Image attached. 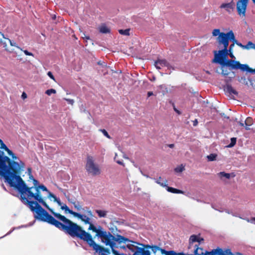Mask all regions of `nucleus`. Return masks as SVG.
Instances as JSON below:
<instances>
[{"instance_id": "1", "label": "nucleus", "mask_w": 255, "mask_h": 255, "mask_svg": "<svg viewBox=\"0 0 255 255\" xmlns=\"http://www.w3.org/2000/svg\"><path fill=\"white\" fill-rule=\"evenodd\" d=\"M25 168V163L23 161L18 163L14 162L5 179L11 187L16 189L20 194V200L25 205H28L30 209L34 214V218L38 220L47 222L54 226L58 229L63 231L67 226L68 221H70L64 216L54 212L49 208L48 206L43 200L39 191L41 189L48 194H53L43 184H40L36 187L35 193L32 192L33 187L27 186L20 175Z\"/></svg>"}, {"instance_id": "2", "label": "nucleus", "mask_w": 255, "mask_h": 255, "mask_svg": "<svg viewBox=\"0 0 255 255\" xmlns=\"http://www.w3.org/2000/svg\"><path fill=\"white\" fill-rule=\"evenodd\" d=\"M138 243L130 240L121 235H117L111 238L105 245L112 249L115 255H137L143 248L135 246Z\"/></svg>"}, {"instance_id": "3", "label": "nucleus", "mask_w": 255, "mask_h": 255, "mask_svg": "<svg viewBox=\"0 0 255 255\" xmlns=\"http://www.w3.org/2000/svg\"><path fill=\"white\" fill-rule=\"evenodd\" d=\"M14 161H11L10 158L4 154L3 151H0V175L4 179L9 173Z\"/></svg>"}, {"instance_id": "4", "label": "nucleus", "mask_w": 255, "mask_h": 255, "mask_svg": "<svg viewBox=\"0 0 255 255\" xmlns=\"http://www.w3.org/2000/svg\"><path fill=\"white\" fill-rule=\"evenodd\" d=\"M88 224L90 225L88 230L96 233V236L101 238L102 242L105 244L106 243H109V240L113 237V235L110 232L104 231L101 226H99L97 228L91 222Z\"/></svg>"}, {"instance_id": "5", "label": "nucleus", "mask_w": 255, "mask_h": 255, "mask_svg": "<svg viewBox=\"0 0 255 255\" xmlns=\"http://www.w3.org/2000/svg\"><path fill=\"white\" fill-rule=\"evenodd\" d=\"M224 65L229 67L230 69H240L243 72L247 71L252 73V69L247 64H241L238 61L227 60L224 62Z\"/></svg>"}, {"instance_id": "6", "label": "nucleus", "mask_w": 255, "mask_h": 255, "mask_svg": "<svg viewBox=\"0 0 255 255\" xmlns=\"http://www.w3.org/2000/svg\"><path fill=\"white\" fill-rule=\"evenodd\" d=\"M229 44V41L222 44L224 46V48L222 50H219L218 53H217L216 51H214L215 57L213 62L220 63L221 65H224V62L227 60H225L224 58L228 55Z\"/></svg>"}, {"instance_id": "7", "label": "nucleus", "mask_w": 255, "mask_h": 255, "mask_svg": "<svg viewBox=\"0 0 255 255\" xmlns=\"http://www.w3.org/2000/svg\"><path fill=\"white\" fill-rule=\"evenodd\" d=\"M86 169L88 173L93 176L100 174L101 171L99 166L94 163L93 157L88 156L87 158Z\"/></svg>"}, {"instance_id": "8", "label": "nucleus", "mask_w": 255, "mask_h": 255, "mask_svg": "<svg viewBox=\"0 0 255 255\" xmlns=\"http://www.w3.org/2000/svg\"><path fill=\"white\" fill-rule=\"evenodd\" d=\"M249 0H239L237 2V10L240 16H245Z\"/></svg>"}, {"instance_id": "9", "label": "nucleus", "mask_w": 255, "mask_h": 255, "mask_svg": "<svg viewBox=\"0 0 255 255\" xmlns=\"http://www.w3.org/2000/svg\"><path fill=\"white\" fill-rule=\"evenodd\" d=\"M212 253L216 255H234L230 249L223 250L220 248L213 250Z\"/></svg>"}, {"instance_id": "10", "label": "nucleus", "mask_w": 255, "mask_h": 255, "mask_svg": "<svg viewBox=\"0 0 255 255\" xmlns=\"http://www.w3.org/2000/svg\"><path fill=\"white\" fill-rule=\"evenodd\" d=\"M1 150H4L5 151H7L8 154L11 157L12 160H10L11 161H14L16 162H20V161H22L21 160H19L18 157L15 156V155L13 153V152L10 150L5 144L3 145L2 147L0 148Z\"/></svg>"}, {"instance_id": "11", "label": "nucleus", "mask_w": 255, "mask_h": 255, "mask_svg": "<svg viewBox=\"0 0 255 255\" xmlns=\"http://www.w3.org/2000/svg\"><path fill=\"white\" fill-rule=\"evenodd\" d=\"M229 31L227 33L221 32V34L217 38L219 44H221L226 42L229 41Z\"/></svg>"}, {"instance_id": "12", "label": "nucleus", "mask_w": 255, "mask_h": 255, "mask_svg": "<svg viewBox=\"0 0 255 255\" xmlns=\"http://www.w3.org/2000/svg\"><path fill=\"white\" fill-rule=\"evenodd\" d=\"M154 65L158 69H160L163 67L169 68L170 66L169 63L164 59H158L155 62Z\"/></svg>"}, {"instance_id": "13", "label": "nucleus", "mask_w": 255, "mask_h": 255, "mask_svg": "<svg viewBox=\"0 0 255 255\" xmlns=\"http://www.w3.org/2000/svg\"><path fill=\"white\" fill-rule=\"evenodd\" d=\"M220 8H225L229 13H231L234 8V3L233 0L228 3H223L220 6Z\"/></svg>"}, {"instance_id": "14", "label": "nucleus", "mask_w": 255, "mask_h": 255, "mask_svg": "<svg viewBox=\"0 0 255 255\" xmlns=\"http://www.w3.org/2000/svg\"><path fill=\"white\" fill-rule=\"evenodd\" d=\"M74 216L81 220L85 224H90V218L85 215L76 212Z\"/></svg>"}, {"instance_id": "15", "label": "nucleus", "mask_w": 255, "mask_h": 255, "mask_svg": "<svg viewBox=\"0 0 255 255\" xmlns=\"http://www.w3.org/2000/svg\"><path fill=\"white\" fill-rule=\"evenodd\" d=\"M225 90L226 93H229L230 95H237L238 94L236 90H235L230 85H227Z\"/></svg>"}, {"instance_id": "16", "label": "nucleus", "mask_w": 255, "mask_h": 255, "mask_svg": "<svg viewBox=\"0 0 255 255\" xmlns=\"http://www.w3.org/2000/svg\"><path fill=\"white\" fill-rule=\"evenodd\" d=\"M137 245H139L143 247L144 248H145L147 249H151L152 251L154 253H156L158 251H159V249H160V248L156 246H151L149 245H144V244H139V243H138Z\"/></svg>"}, {"instance_id": "17", "label": "nucleus", "mask_w": 255, "mask_h": 255, "mask_svg": "<svg viewBox=\"0 0 255 255\" xmlns=\"http://www.w3.org/2000/svg\"><path fill=\"white\" fill-rule=\"evenodd\" d=\"M166 188V190L168 192L173 193H177V194H183L184 192L182 190L169 187L167 186V184L166 185V186L165 187Z\"/></svg>"}, {"instance_id": "18", "label": "nucleus", "mask_w": 255, "mask_h": 255, "mask_svg": "<svg viewBox=\"0 0 255 255\" xmlns=\"http://www.w3.org/2000/svg\"><path fill=\"white\" fill-rule=\"evenodd\" d=\"M197 242L200 243V241H198V237L195 235L191 236L189 239V248H191L193 243Z\"/></svg>"}, {"instance_id": "19", "label": "nucleus", "mask_w": 255, "mask_h": 255, "mask_svg": "<svg viewBox=\"0 0 255 255\" xmlns=\"http://www.w3.org/2000/svg\"><path fill=\"white\" fill-rule=\"evenodd\" d=\"M61 209L65 211V213H68L73 216H74L75 214V212L73 211L72 210L69 209V208L68 207V206L66 204H63L62 206L61 207Z\"/></svg>"}, {"instance_id": "20", "label": "nucleus", "mask_w": 255, "mask_h": 255, "mask_svg": "<svg viewBox=\"0 0 255 255\" xmlns=\"http://www.w3.org/2000/svg\"><path fill=\"white\" fill-rule=\"evenodd\" d=\"M96 213L100 218H105L107 216L108 211L101 210H96Z\"/></svg>"}, {"instance_id": "21", "label": "nucleus", "mask_w": 255, "mask_h": 255, "mask_svg": "<svg viewBox=\"0 0 255 255\" xmlns=\"http://www.w3.org/2000/svg\"><path fill=\"white\" fill-rule=\"evenodd\" d=\"M229 41H231L233 42L232 44L234 45L237 43L238 40L236 39L234 32L232 30H230L229 31Z\"/></svg>"}, {"instance_id": "22", "label": "nucleus", "mask_w": 255, "mask_h": 255, "mask_svg": "<svg viewBox=\"0 0 255 255\" xmlns=\"http://www.w3.org/2000/svg\"><path fill=\"white\" fill-rule=\"evenodd\" d=\"M110 31V29L105 25H102L100 27V32L102 33H108Z\"/></svg>"}, {"instance_id": "23", "label": "nucleus", "mask_w": 255, "mask_h": 255, "mask_svg": "<svg viewBox=\"0 0 255 255\" xmlns=\"http://www.w3.org/2000/svg\"><path fill=\"white\" fill-rule=\"evenodd\" d=\"M219 176L222 178L223 177H225L226 179H229L231 177L230 174L229 173H225V172H220L218 173Z\"/></svg>"}, {"instance_id": "24", "label": "nucleus", "mask_w": 255, "mask_h": 255, "mask_svg": "<svg viewBox=\"0 0 255 255\" xmlns=\"http://www.w3.org/2000/svg\"><path fill=\"white\" fill-rule=\"evenodd\" d=\"M2 37L4 38H6V39H7L10 43V44L11 46H14V47H16V48L19 49L20 50H22V49L20 47H19L17 44L14 42L13 41H12L11 40H10V39H8V38H6V37H5L4 34H2Z\"/></svg>"}, {"instance_id": "25", "label": "nucleus", "mask_w": 255, "mask_h": 255, "mask_svg": "<svg viewBox=\"0 0 255 255\" xmlns=\"http://www.w3.org/2000/svg\"><path fill=\"white\" fill-rule=\"evenodd\" d=\"M237 141V138L236 137H232L231 138V142L229 144L227 145V147L232 148L236 144Z\"/></svg>"}, {"instance_id": "26", "label": "nucleus", "mask_w": 255, "mask_h": 255, "mask_svg": "<svg viewBox=\"0 0 255 255\" xmlns=\"http://www.w3.org/2000/svg\"><path fill=\"white\" fill-rule=\"evenodd\" d=\"M161 179V177H159V179H154L155 181L158 184H159L161 186L165 187L167 185V181L165 180L164 182H160V180Z\"/></svg>"}, {"instance_id": "27", "label": "nucleus", "mask_w": 255, "mask_h": 255, "mask_svg": "<svg viewBox=\"0 0 255 255\" xmlns=\"http://www.w3.org/2000/svg\"><path fill=\"white\" fill-rule=\"evenodd\" d=\"M255 47V44L252 41H249L248 43L245 45V49H254Z\"/></svg>"}, {"instance_id": "28", "label": "nucleus", "mask_w": 255, "mask_h": 255, "mask_svg": "<svg viewBox=\"0 0 255 255\" xmlns=\"http://www.w3.org/2000/svg\"><path fill=\"white\" fill-rule=\"evenodd\" d=\"M217 154L211 153L207 156L208 161H212L216 160Z\"/></svg>"}, {"instance_id": "29", "label": "nucleus", "mask_w": 255, "mask_h": 255, "mask_svg": "<svg viewBox=\"0 0 255 255\" xmlns=\"http://www.w3.org/2000/svg\"><path fill=\"white\" fill-rule=\"evenodd\" d=\"M119 33L124 35H129V29H120L119 30Z\"/></svg>"}, {"instance_id": "30", "label": "nucleus", "mask_w": 255, "mask_h": 255, "mask_svg": "<svg viewBox=\"0 0 255 255\" xmlns=\"http://www.w3.org/2000/svg\"><path fill=\"white\" fill-rule=\"evenodd\" d=\"M50 197H52L54 201L57 203V204L61 207L63 205L59 198H57L56 196H55L53 194H50Z\"/></svg>"}, {"instance_id": "31", "label": "nucleus", "mask_w": 255, "mask_h": 255, "mask_svg": "<svg viewBox=\"0 0 255 255\" xmlns=\"http://www.w3.org/2000/svg\"><path fill=\"white\" fill-rule=\"evenodd\" d=\"M245 124L246 126H250L253 124V119L251 117H248L246 119Z\"/></svg>"}, {"instance_id": "32", "label": "nucleus", "mask_w": 255, "mask_h": 255, "mask_svg": "<svg viewBox=\"0 0 255 255\" xmlns=\"http://www.w3.org/2000/svg\"><path fill=\"white\" fill-rule=\"evenodd\" d=\"M221 32H220V30L219 29H214L212 31V35L214 36H217L221 34Z\"/></svg>"}, {"instance_id": "33", "label": "nucleus", "mask_w": 255, "mask_h": 255, "mask_svg": "<svg viewBox=\"0 0 255 255\" xmlns=\"http://www.w3.org/2000/svg\"><path fill=\"white\" fill-rule=\"evenodd\" d=\"M222 74L224 75V76H228L229 74V72L227 68H225L224 66L225 65H222Z\"/></svg>"}, {"instance_id": "34", "label": "nucleus", "mask_w": 255, "mask_h": 255, "mask_svg": "<svg viewBox=\"0 0 255 255\" xmlns=\"http://www.w3.org/2000/svg\"><path fill=\"white\" fill-rule=\"evenodd\" d=\"M56 90L53 89H48L46 91L45 94H46L48 96H50L52 94L56 93Z\"/></svg>"}, {"instance_id": "35", "label": "nucleus", "mask_w": 255, "mask_h": 255, "mask_svg": "<svg viewBox=\"0 0 255 255\" xmlns=\"http://www.w3.org/2000/svg\"><path fill=\"white\" fill-rule=\"evenodd\" d=\"M100 130L103 133V134L107 138L110 139L111 137L110 136L108 132L105 129H100Z\"/></svg>"}, {"instance_id": "36", "label": "nucleus", "mask_w": 255, "mask_h": 255, "mask_svg": "<svg viewBox=\"0 0 255 255\" xmlns=\"http://www.w3.org/2000/svg\"><path fill=\"white\" fill-rule=\"evenodd\" d=\"M33 182L34 186L32 187H33V189H34L35 191H36V187H38V186H39L40 184H39L38 181L37 180H36L35 179H33Z\"/></svg>"}, {"instance_id": "37", "label": "nucleus", "mask_w": 255, "mask_h": 255, "mask_svg": "<svg viewBox=\"0 0 255 255\" xmlns=\"http://www.w3.org/2000/svg\"><path fill=\"white\" fill-rule=\"evenodd\" d=\"M73 205H74V207L78 211H80L82 209L81 206L80 205V204L78 202H77V203L74 202V203H73Z\"/></svg>"}, {"instance_id": "38", "label": "nucleus", "mask_w": 255, "mask_h": 255, "mask_svg": "<svg viewBox=\"0 0 255 255\" xmlns=\"http://www.w3.org/2000/svg\"><path fill=\"white\" fill-rule=\"evenodd\" d=\"M80 109L81 112H82V113H86V112H87L88 113L89 116H91L90 113L89 112L87 111L86 108L84 107L83 105H82L80 107Z\"/></svg>"}, {"instance_id": "39", "label": "nucleus", "mask_w": 255, "mask_h": 255, "mask_svg": "<svg viewBox=\"0 0 255 255\" xmlns=\"http://www.w3.org/2000/svg\"><path fill=\"white\" fill-rule=\"evenodd\" d=\"M184 169V167L183 166H178L175 168V171L176 172H181Z\"/></svg>"}, {"instance_id": "40", "label": "nucleus", "mask_w": 255, "mask_h": 255, "mask_svg": "<svg viewBox=\"0 0 255 255\" xmlns=\"http://www.w3.org/2000/svg\"><path fill=\"white\" fill-rule=\"evenodd\" d=\"M63 99L64 100L66 101L68 104H71L72 105H73V104L74 103V101L72 99H67V98H64Z\"/></svg>"}, {"instance_id": "41", "label": "nucleus", "mask_w": 255, "mask_h": 255, "mask_svg": "<svg viewBox=\"0 0 255 255\" xmlns=\"http://www.w3.org/2000/svg\"><path fill=\"white\" fill-rule=\"evenodd\" d=\"M235 46V45L234 44H231L230 46H229V49H228V53L229 52H233V48Z\"/></svg>"}, {"instance_id": "42", "label": "nucleus", "mask_w": 255, "mask_h": 255, "mask_svg": "<svg viewBox=\"0 0 255 255\" xmlns=\"http://www.w3.org/2000/svg\"><path fill=\"white\" fill-rule=\"evenodd\" d=\"M22 51H23L24 53L26 55H28V56H33V54L31 53V52H30L29 51H28L27 50H23L22 49Z\"/></svg>"}, {"instance_id": "43", "label": "nucleus", "mask_w": 255, "mask_h": 255, "mask_svg": "<svg viewBox=\"0 0 255 255\" xmlns=\"http://www.w3.org/2000/svg\"><path fill=\"white\" fill-rule=\"evenodd\" d=\"M47 75L52 80H53L54 81H55V78H54V76L53 75L52 73L50 71H49L48 73H47Z\"/></svg>"}, {"instance_id": "44", "label": "nucleus", "mask_w": 255, "mask_h": 255, "mask_svg": "<svg viewBox=\"0 0 255 255\" xmlns=\"http://www.w3.org/2000/svg\"><path fill=\"white\" fill-rule=\"evenodd\" d=\"M247 221L248 222H250L251 223H253V224H255V217H254V218H252L250 220L249 219H247Z\"/></svg>"}, {"instance_id": "45", "label": "nucleus", "mask_w": 255, "mask_h": 255, "mask_svg": "<svg viewBox=\"0 0 255 255\" xmlns=\"http://www.w3.org/2000/svg\"><path fill=\"white\" fill-rule=\"evenodd\" d=\"M159 251H160L162 254H166V255H167L168 252H169V251H166L165 250L161 249V248H160Z\"/></svg>"}, {"instance_id": "46", "label": "nucleus", "mask_w": 255, "mask_h": 255, "mask_svg": "<svg viewBox=\"0 0 255 255\" xmlns=\"http://www.w3.org/2000/svg\"><path fill=\"white\" fill-rule=\"evenodd\" d=\"M237 45L240 46V47L242 48L243 49H245V45L242 44L241 43L238 41L237 43L236 44Z\"/></svg>"}, {"instance_id": "47", "label": "nucleus", "mask_w": 255, "mask_h": 255, "mask_svg": "<svg viewBox=\"0 0 255 255\" xmlns=\"http://www.w3.org/2000/svg\"><path fill=\"white\" fill-rule=\"evenodd\" d=\"M167 255H177L176 253L173 251H169Z\"/></svg>"}, {"instance_id": "48", "label": "nucleus", "mask_w": 255, "mask_h": 255, "mask_svg": "<svg viewBox=\"0 0 255 255\" xmlns=\"http://www.w3.org/2000/svg\"><path fill=\"white\" fill-rule=\"evenodd\" d=\"M144 252H146V250L143 248L142 250L140 251V254H138L137 255H143V253Z\"/></svg>"}, {"instance_id": "49", "label": "nucleus", "mask_w": 255, "mask_h": 255, "mask_svg": "<svg viewBox=\"0 0 255 255\" xmlns=\"http://www.w3.org/2000/svg\"><path fill=\"white\" fill-rule=\"evenodd\" d=\"M204 255H214L213 253H212V251L211 252L205 251Z\"/></svg>"}, {"instance_id": "50", "label": "nucleus", "mask_w": 255, "mask_h": 255, "mask_svg": "<svg viewBox=\"0 0 255 255\" xmlns=\"http://www.w3.org/2000/svg\"><path fill=\"white\" fill-rule=\"evenodd\" d=\"M27 174L28 175L32 174V169L30 167L27 168Z\"/></svg>"}, {"instance_id": "51", "label": "nucleus", "mask_w": 255, "mask_h": 255, "mask_svg": "<svg viewBox=\"0 0 255 255\" xmlns=\"http://www.w3.org/2000/svg\"><path fill=\"white\" fill-rule=\"evenodd\" d=\"M230 57L232 58H235V56H234L233 54V52H228V54Z\"/></svg>"}, {"instance_id": "52", "label": "nucleus", "mask_w": 255, "mask_h": 255, "mask_svg": "<svg viewBox=\"0 0 255 255\" xmlns=\"http://www.w3.org/2000/svg\"><path fill=\"white\" fill-rule=\"evenodd\" d=\"M173 109H174V111H175L176 113H177L178 115H180V114H181V112H180L179 110H177V109L175 107V106H173Z\"/></svg>"}, {"instance_id": "53", "label": "nucleus", "mask_w": 255, "mask_h": 255, "mask_svg": "<svg viewBox=\"0 0 255 255\" xmlns=\"http://www.w3.org/2000/svg\"><path fill=\"white\" fill-rule=\"evenodd\" d=\"M87 213L88 215L91 217L93 216L92 212L90 210H88L87 211Z\"/></svg>"}, {"instance_id": "54", "label": "nucleus", "mask_w": 255, "mask_h": 255, "mask_svg": "<svg viewBox=\"0 0 255 255\" xmlns=\"http://www.w3.org/2000/svg\"><path fill=\"white\" fill-rule=\"evenodd\" d=\"M143 255H150V252L148 250H146V252H144Z\"/></svg>"}, {"instance_id": "55", "label": "nucleus", "mask_w": 255, "mask_h": 255, "mask_svg": "<svg viewBox=\"0 0 255 255\" xmlns=\"http://www.w3.org/2000/svg\"><path fill=\"white\" fill-rule=\"evenodd\" d=\"M197 124H198V121H197V120L196 119V120H195L193 121V126L194 127H195V126H196L197 125Z\"/></svg>"}, {"instance_id": "56", "label": "nucleus", "mask_w": 255, "mask_h": 255, "mask_svg": "<svg viewBox=\"0 0 255 255\" xmlns=\"http://www.w3.org/2000/svg\"><path fill=\"white\" fill-rule=\"evenodd\" d=\"M116 162H117V163H118L119 164H120V165H124V162H123L122 161H120V160H117V161H116Z\"/></svg>"}, {"instance_id": "57", "label": "nucleus", "mask_w": 255, "mask_h": 255, "mask_svg": "<svg viewBox=\"0 0 255 255\" xmlns=\"http://www.w3.org/2000/svg\"><path fill=\"white\" fill-rule=\"evenodd\" d=\"M28 176H29V178L30 180H31L33 181V179H35L33 177L32 174L29 175Z\"/></svg>"}, {"instance_id": "58", "label": "nucleus", "mask_w": 255, "mask_h": 255, "mask_svg": "<svg viewBox=\"0 0 255 255\" xmlns=\"http://www.w3.org/2000/svg\"><path fill=\"white\" fill-rule=\"evenodd\" d=\"M98 64L99 65H102L103 66H106V64H105V62L101 63V62L100 61V62H99L98 63Z\"/></svg>"}, {"instance_id": "59", "label": "nucleus", "mask_w": 255, "mask_h": 255, "mask_svg": "<svg viewBox=\"0 0 255 255\" xmlns=\"http://www.w3.org/2000/svg\"><path fill=\"white\" fill-rule=\"evenodd\" d=\"M120 248L122 249H124L125 250L126 249V248H128L127 247V245L126 246H120Z\"/></svg>"}, {"instance_id": "60", "label": "nucleus", "mask_w": 255, "mask_h": 255, "mask_svg": "<svg viewBox=\"0 0 255 255\" xmlns=\"http://www.w3.org/2000/svg\"><path fill=\"white\" fill-rule=\"evenodd\" d=\"M152 95H153V92H148L147 93V96H148V97L151 96H152Z\"/></svg>"}, {"instance_id": "61", "label": "nucleus", "mask_w": 255, "mask_h": 255, "mask_svg": "<svg viewBox=\"0 0 255 255\" xmlns=\"http://www.w3.org/2000/svg\"><path fill=\"white\" fill-rule=\"evenodd\" d=\"M22 98L23 99H24V98H26V94L25 93H22Z\"/></svg>"}, {"instance_id": "62", "label": "nucleus", "mask_w": 255, "mask_h": 255, "mask_svg": "<svg viewBox=\"0 0 255 255\" xmlns=\"http://www.w3.org/2000/svg\"><path fill=\"white\" fill-rule=\"evenodd\" d=\"M234 255H243L242 254L239 252H236L235 254H233Z\"/></svg>"}, {"instance_id": "63", "label": "nucleus", "mask_w": 255, "mask_h": 255, "mask_svg": "<svg viewBox=\"0 0 255 255\" xmlns=\"http://www.w3.org/2000/svg\"><path fill=\"white\" fill-rule=\"evenodd\" d=\"M15 228H13L12 230L8 232L6 235H9L14 230H15Z\"/></svg>"}, {"instance_id": "64", "label": "nucleus", "mask_w": 255, "mask_h": 255, "mask_svg": "<svg viewBox=\"0 0 255 255\" xmlns=\"http://www.w3.org/2000/svg\"><path fill=\"white\" fill-rule=\"evenodd\" d=\"M174 146V144H170L168 145V147H169L170 148H173Z\"/></svg>"}]
</instances>
